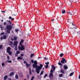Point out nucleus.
<instances>
[{
    "label": "nucleus",
    "instance_id": "dca6fc26",
    "mask_svg": "<svg viewBox=\"0 0 80 80\" xmlns=\"http://www.w3.org/2000/svg\"><path fill=\"white\" fill-rule=\"evenodd\" d=\"M3 38L4 39H7V36L6 35H4L3 36Z\"/></svg>",
    "mask_w": 80,
    "mask_h": 80
},
{
    "label": "nucleus",
    "instance_id": "58836bf2",
    "mask_svg": "<svg viewBox=\"0 0 80 80\" xmlns=\"http://www.w3.org/2000/svg\"><path fill=\"white\" fill-rule=\"evenodd\" d=\"M34 76H32V78L31 79V80H33V79H34Z\"/></svg>",
    "mask_w": 80,
    "mask_h": 80
},
{
    "label": "nucleus",
    "instance_id": "49530a36",
    "mask_svg": "<svg viewBox=\"0 0 80 80\" xmlns=\"http://www.w3.org/2000/svg\"><path fill=\"white\" fill-rule=\"evenodd\" d=\"M20 76L22 77H23V73H20Z\"/></svg>",
    "mask_w": 80,
    "mask_h": 80
},
{
    "label": "nucleus",
    "instance_id": "6e6d98bb",
    "mask_svg": "<svg viewBox=\"0 0 80 80\" xmlns=\"http://www.w3.org/2000/svg\"><path fill=\"white\" fill-rule=\"evenodd\" d=\"M44 59H45V60H48V58H46V57L44 58Z\"/></svg>",
    "mask_w": 80,
    "mask_h": 80
},
{
    "label": "nucleus",
    "instance_id": "412c9836",
    "mask_svg": "<svg viewBox=\"0 0 80 80\" xmlns=\"http://www.w3.org/2000/svg\"><path fill=\"white\" fill-rule=\"evenodd\" d=\"M8 53L9 55H11L12 54V52L11 51H9V52H8Z\"/></svg>",
    "mask_w": 80,
    "mask_h": 80
},
{
    "label": "nucleus",
    "instance_id": "052dcab7",
    "mask_svg": "<svg viewBox=\"0 0 80 80\" xmlns=\"http://www.w3.org/2000/svg\"><path fill=\"white\" fill-rule=\"evenodd\" d=\"M73 2V0H70V2H71V3H72Z\"/></svg>",
    "mask_w": 80,
    "mask_h": 80
},
{
    "label": "nucleus",
    "instance_id": "cd10ccee",
    "mask_svg": "<svg viewBox=\"0 0 80 80\" xmlns=\"http://www.w3.org/2000/svg\"><path fill=\"white\" fill-rule=\"evenodd\" d=\"M60 72L62 73H63V74H65V72H64V71H63V70H61Z\"/></svg>",
    "mask_w": 80,
    "mask_h": 80
},
{
    "label": "nucleus",
    "instance_id": "2f4dec72",
    "mask_svg": "<svg viewBox=\"0 0 80 80\" xmlns=\"http://www.w3.org/2000/svg\"><path fill=\"white\" fill-rule=\"evenodd\" d=\"M58 64L59 65H61V66L63 65V64H62V63H61L60 62H58Z\"/></svg>",
    "mask_w": 80,
    "mask_h": 80
},
{
    "label": "nucleus",
    "instance_id": "bf43d9fd",
    "mask_svg": "<svg viewBox=\"0 0 80 80\" xmlns=\"http://www.w3.org/2000/svg\"><path fill=\"white\" fill-rule=\"evenodd\" d=\"M4 25H7V23H6V22H4Z\"/></svg>",
    "mask_w": 80,
    "mask_h": 80
},
{
    "label": "nucleus",
    "instance_id": "f704fd0d",
    "mask_svg": "<svg viewBox=\"0 0 80 80\" xmlns=\"http://www.w3.org/2000/svg\"><path fill=\"white\" fill-rule=\"evenodd\" d=\"M15 31L16 32H19V30H18V29H17L15 30Z\"/></svg>",
    "mask_w": 80,
    "mask_h": 80
},
{
    "label": "nucleus",
    "instance_id": "f8f14e48",
    "mask_svg": "<svg viewBox=\"0 0 80 80\" xmlns=\"http://www.w3.org/2000/svg\"><path fill=\"white\" fill-rule=\"evenodd\" d=\"M8 78V76L6 75L4 77V80H6Z\"/></svg>",
    "mask_w": 80,
    "mask_h": 80
},
{
    "label": "nucleus",
    "instance_id": "8fccbe9b",
    "mask_svg": "<svg viewBox=\"0 0 80 80\" xmlns=\"http://www.w3.org/2000/svg\"><path fill=\"white\" fill-rule=\"evenodd\" d=\"M7 58L8 59V60H9V59H10V57H9V56H7Z\"/></svg>",
    "mask_w": 80,
    "mask_h": 80
},
{
    "label": "nucleus",
    "instance_id": "20e7f679",
    "mask_svg": "<svg viewBox=\"0 0 80 80\" xmlns=\"http://www.w3.org/2000/svg\"><path fill=\"white\" fill-rule=\"evenodd\" d=\"M67 60L64 58H62L61 61V63H67Z\"/></svg>",
    "mask_w": 80,
    "mask_h": 80
},
{
    "label": "nucleus",
    "instance_id": "13d9d810",
    "mask_svg": "<svg viewBox=\"0 0 80 80\" xmlns=\"http://www.w3.org/2000/svg\"><path fill=\"white\" fill-rule=\"evenodd\" d=\"M21 57H23V54H20Z\"/></svg>",
    "mask_w": 80,
    "mask_h": 80
},
{
    "label": "nucleus",
    "instance_id": "a19ab883",
    "mask_svg": "<svg viewBox=\"0 0 80 80\" xmlns=\"http://www.w3.org/2000/svg\"><path fill=\"white\" fill-rule=\"evenodd\" d=\"M48 67V65H46L45 66V68H47Z\"/></svg>",
    "mask_w": 80,
    "mask_h": 80
},
{
    "label": "nucleus",
    "instance_id": "7c9ffc66",
    "mask_svg": "<svg viewBox=\"0 0 80 80\" xmlns=\"http://www.w3.org/2000/svg\"><path fill=\"white\" fill-rule=\"evenodd\" d=\"M33 56H34V54H31L30 55V57H31V58H32V57H33Z\"/></svg>",
    "mask_w": 80,
    "mask_h": 80
},
{
    "label": "nucleus",
    "instance_id": "9b49d317",
    "mask_svg": "<svg viewBox=\"0 0 80 80\" xmlns=\"http://www.w3.org/2000/svg\"><path fill=\"white\" fill-rule=\"evenodd\" d=\"M65 70H67V69H68V66L66 65H64L63 66Z\"/></svg>",
    "mask_w": 80,
    "mask_h": 80
},
{
    "label": "nucleus",
    "instance_id": "603ef678",
    "mask_svg": "<svg viewBox=\"0 0 80 80\" xmlns=\"http://www.w3.org/2000/svg\"><path fill=\"white\" fill-rule=\"evenodd\" d=\"M3 37H1V38H0V40H3Z\"/></svg>",
    "mask_w": 80,
    "mask_h": 80
},
{
    "label": "nucleus",
    "instance_id": "ddd939ff",
    "mask_svg": "<svg viewBox=\"0 0 80 80\" xmlns=\"http://www.w3.org/2000/svg\"><path fill=\"white\" fill-rule=\"evenodd\" d=\"M20 53V52L19 51H17L16 53V56H17V55H18V54H19Z\"/></svg>",
    "mask_w": 80,
    "mask_h": 80
},
{
    "label": "nucleus",
    "instance_id": "e2e57ef3",
    "mask_svg": "<svg viewBox=\"0 0 80 80\" xmlns=\"http://www.w3.org/2000/svg\"><path fill=\"white\" fill-rule=\"evenodd\" d=\"M23 63H24V64H25V63H26H26H27V62H26V61H24L23 62Z\"/></svg>",
    "mask_w": 80,
    "mask_h": 80
},
{
    "label": "nucleus",
    "instance_id": "4d7b16f0",
    "mask_svg": "<svg viewBox=\"0 0 80 80\" xmlns=\"http://www.w3.org/2000/svg\"><path fill=\"white\" fill-rule=\"evenodd\" d=\"M53 71L52 70H51V73H53Z\"/></svg>",
    "mask_w": 80,
    "mask_h": 80
},
{
    "label": "nucleus",
    "instance_id": "a211bd4d",
    "mask_svg": "<svg viewBox=\"0 0 80 80\" xmlns=\"http://www.w3.org/2000/svg\"><path fill=\"white\" fill-rule=\"evenodd\" d=\"M58 33H59V32H58V31H57V32H54L53 34H57V35H59Z\"/></svg>",
    "mask_w": 80,
    "mask_h": 80
},
{
    "label": "nucleus",
    "instance_id": "7ed1b4c3",
    "mask_svg": "<svg viewBox=\"0 0 80 80\" xmlns=\"http://www.w3.org/2000/svg\"><path fill=\"white\" fill-rule=\"evenodd\" d=\"M18 48L19 49V50H21V51H23L25 49V48L24 47V46H19L18 47Z\"/></svg>",
    "mask_w": 80,
    "mask_h": 80
},
{
    "label": "nucleus",
    "instance_id": "9d476101",
    "mask_svg": "<svg viewBox=\"0 0 80 80\" xmlns=\"http://www.w3.org/2000/svg\"><path fill=\"white\" fill-rule=\"evenodd\" d=\"M14 75V72H12L10 73L9 74V77H12L13 75Z\"/></svg>",
    "mask_w": 80,
    "mask_h": 80
},
{
    "label": "nucleus",
    "instance_id": "2eb2a0df",
    "mask_svg": "<svg viewBox=\"0 0 80 80\" xmlns=\"http://www.w3.org/2000/svg\"><path fill=\"white\" fill-rule=\"evenodd\" d=\"M52 67L53 70H55V68H56L55 67H54L53 65H52Z\"/></svg>",
    "mask_w": 80,
    "mask_h": 80
},
{
    "label": "nucleus",
    "instance_id": "c03bdc74",
    "mask_svg": "<svg viewBox=\"0 0 80 80\" xmlns=\"http://www.w3.org/2000/svg\"><path fill=\"white\" fill-rule=\"evenodd\" d=\"M31 62L32 63H33V62H34V61L32 59L31 60Z\"/></svg>",
    "mask_w": 80,
    "mask_h": 80
},
{
    "label": "nucleus",
    "instance_id": "37998d69",
    "mask_svg": "<svg viewBox=\"0 0 80 80\" xmlns=\"http://www.w3.org/2000/svg\"><path fill=\"white\" fill-rule=\"evenodd\" d=\"M7 33H10V31H8V30H7Z\"/></svg>",
    "mask_w": 80,
    "mask_h": 80
},
{
    "label": "nucleus",
    "instance_id": "473e14b6",
    "mask_svg": "<svg viewBox=\"0 0 80 80\" xmlns=\"http://www.w3.org/2000/svg\"><path fill=\"white\" fill-rule=\"evenodd\" d=\"M47 76H48V75H47V74H45V75L44 76V78H45L47 77Z\"/></svg>",
    "mask_w": 80,
    "mask_h": 80
},
{
    "label": "nucleus",
    "instance_id": "c756f323",
    "mask_svg": "<svg viewBox=\"0 0 80 80\" xmlns=\"http://www.w3.org/2000/svg\"><path fill=\"white\" fill-rule=\"evenodd\" d=\"M59 77H63V74H59Z\"/></svg>",
    "mask_w": 80,
    "mask_h": 80
},
{
    "label": "nucleus",
    "instance_id": "4c0bfd02",
    "mask_svg": "<svg viewBox=\"0 0 80 80\" xmlns=\"http://www.w3.org/2000/svg\"><path fill=\"white\" fill-rule=\"evenodd\" d=\"M68 14H70L71 15H73V14L72 13H71V12H68Z\"/></svg>",
    "mask_w": 80,
    "mask_h": 80
},
{
    "label": "nucleus",
    "instance_id": "de8ad7c7",
    "mask_svg": "<svg viewBox=\"0 0 80 80\" xmlns=\"http://www.w3.org/2000/svg\"><path fill=\"white\" fill-rule=\"evenodd\" d=\"M4 32H2L0 34V35H4Z\"/></svg>",
    "mask_w": 80,
    "mask_h": 80
},
{
    "label": "nucleus",
    "instance_id": "a18cd8bd",
    "mask_svg": "<svg viewBox=\"0 0 80 80\" xmlns=\"http://www.w3.org/2000/svg\"><path fill=\"white\" fill-rule=\"evenodd\" d=\"M2 67H3V66H5V63H2Z\"/></svg>",
    "mask_w": 80,
    "mask_h": 80
},
{
    "label": "nucleus",
    "instance_id": "a878e982",
    "mask_svg": "<svg viewBox=\"0 0 80 80\" xmlns=\"http://www.w3.org/2000/svg\"><path fill=\"white\" fill-rule=\"evenodd\" d=\"M15 49L16 50V51H17V50H18V49H17V46H15Z\"/></svg>",
    "mask_w": 80,
    "mask_h": 80
},
{
    "label": "nucleus",
    "instance_id": "4be33fe9",
    "mask_svg": "<svg viewBox=\"0 0 80 80\" xmlns=\"http://www.w3.org/2000/svg\"><path fill=\"white\" fill-rule=\"evenodd\" d=\"M7 21L9 23L10 25H11V24H12V22H11V21L10 20L8 21V20H7Z\"/></svg>",
    "mask_w": 80,
    "mask_h": 80
},
{
    "label": "nucleus",
    "instance_id": "680f3d73",
    "mask_svg": "<svg viewBox=\"0 0 80 80\" xmlns=\"http://www.w3.org/2000/svg\"><path fill=\"white\" fill-rule=\"evenodd\" d=\"M29 73L30 74V75L32 74V71H29Z\"/></svg>",
    "mask_w": 80,
    "mask_h": 80
},
{
    "label": "nucleus",
    "instance_id": "39448f33",
    "mask_svg": "<svg viewBox=\"0 0 80 80\" xmlns=\"http://www.w3.org/2000/svg\"><path fill=\"white\" fill-rule=\"evenodd\" d=\"M17 44H18V41H14L13 44V46H14V45L15 46H17Z\"/></svg>",
    "mask_w": 80,
    "mask_h": 80
},
{
    "label": "nucleus",
    "instance_id": "864d4df0",
    "mask_svg": "<svg viewBox=\"0 0 80 80\" xmlns=\"http://www.w3.org/2000/svg\"><path fill=\"white\" fill-rule=\"evenodd\" d=\"M11 39L12 41H14V39H13V38H11Z\"/></svg>",
    "mask_w": 80,
    "mask_h": 80
},
{
    "label": "nucleus",
    "instance_id": "1a4fd4ad",
    "mask_svg": "<svg viewBox=\"0 0 80 80\" xmlns=\"http://www.w3.org/2000/svg\"><path fill=\"white\" fill-rule=\"evenodd\" d=\"M77 37H80V32L78 31L77 32Z\"/></svg>",
    "mask_w": 80,
    "mask_h": 80
},
{
    "label": "nucleus",
    "instance_id": "ea45409f",
    "mask_svg": "<svg viewBox=\"0 0 80 80\" xmlns=\"http://www.w3.org/2000/svg\"><path fill=\"white\" fill-rule=\"evenodd\" d=\"M44 29V28H42L41 29V31L42 32L43 30Z\"/></svg>",
    "mask_w": 80,
    "mask_h": 80
},
{
    "label": "nucleus",
    "instance_id": "c85d7f7f",
    "mask_svg": "<svg viewBox=\"0 0 80 80\" xmlns=\"http://www.w3.org/2000/svg\"><path fill=\"white\" fill-rule=\"evenodd\" d=\"M15 78L16 79H18V75L16 74L15 75Z\"/></svg>",
    "mask_w": 80,
    "mask_h": 80
},
{
    "label": "nucleus",
    "instance_id": "6ab92c4d",
    "mask_svg": "<svg viewBox=\"0 0 80 80\" xmlns=\"http://www.w3.org/2000/svg\"><path fill=\"white\" fill-rule=\"evenodd\" d=\"M53 73H50V74H49V77H53Z\"/></svg>",
    "mask_w": 80,
    "mask_h": 80
},
{
    "label": "nucleus",
    "instance_id": "423d86ee",
    "mask_svg": "<svg viewBox=\"0 0 80 80\" xmlns=\"http://www.w3.org/2000/svg\"><path fill=\"white\" fill-rule=\"evenodd\" d=\"M10 44H9V45L12 47V48H13V46H12V45H13V42L12 41H10L9 42Z\"/></svg>",
    "mask_w": 80,
    "mask_h": 80
},
{
    "label": "nucleus",
    "instance_id": "f3484780",
    "mask_svg": "<svg viewBox=\"0 0 80 80\" xmlns=\"http://www.w3.org/2000/svg\"><path fill=\"white\" fill-rule=\"evenodd\" d=\"M26 65L27 67H29V66H30V65L28 64V62H26Z\"/></svg>",
    "mask_w": 80,
    "mask_h": 80
},
{
    "label": "nucleus",
    "instance_id": "6e6552de",
    "mask_svg": "<svg viewBox=\"0 0 80 80\" xmlns=\"http://www.w3.org/2000/svg\"><path fill=\"white\" fill-rule=\"evenodd\" d=\"M71 33L72 35H75L76 33V32H75V30H72L71 32Z\"/></svg>",
    "mask_w": 80,
    "mask_h": 80
},
{
    "label": "nucleus",
    "instance_id": "72a5a7b5",
    "mask_svg": "<svg viewBox=\"0 0 80 80\" xmlns=\"http://www.w3.org/2000/svg\"><path fill=\"white\" fill-rule=\"evenodd\" d=\"M43 73V71H42L40 73V75H42V74Z\"/></svg>",
    "mask_w": 80,
    "mask_h": 80
},
{
    "label": "nucleus",
    "instance_id": "f03ea898",
    "mask_svg": "<svg viewBox=\"0 0 80 80\" xmlns=\"http://www.w3.org/2000/svg\"><path fill=\"white\" fill-rule=\"evenodd\" d=\"M6 29L7 30H8L9 31H11L12 29V26L11 25H7L6 26Z\"/></svg>",
    "mask_w": 80,
    "mask_h": 80
},
{
    "label": "nucleus",
    "instance_id": "393cba45",
    "mask_svg": "<svg viewBox=\"0 0 80 80\" xmlns=\"http://www.w3.org/2000/svg\"><path fill=\"white\" fill-rule=\"evenodd\" d=\"M73 73H74V72H72L69 75L70 77H71V76H72V75H73Z\"/></svg>",
    "mask_w": 80,
    "mask_h": 80
},
{
    "label": "nucleus",
    "instance_id": "aec40b11",
    "mask_svg": "<svg viewBox=\"0 0 80 80\" xmlns=\"http://www.w3.org/2000/svg\"><path fill=\"white\" fill-rule=\"evenodd\" d=\"M34 64L35 65H37V64H38L37 61H34Z\"/></svg>",
    "mask_w": 80,
    "mask_h": 80
},
{
    "label": "nucleus",
    "instance_id": "0e129e2a",
    "mask_svg": "<svg viewBox=\"0 0 80 80\" xmlns=\"http://www.w3.org/2000/svg\"><path fill=\"white\" fill-rule=\"evenodd\" d=\"M0 27L1 28V30H3V29L2 28V25L0 26Z\"/></svg>",
    "mask_w": 80,
    "mask_h": 80
},
{
    "label": "nucleus",
    "instance_id": "338daca9",
    "mask_svg": "<svg viewBox=\"0 0 80 80\" xmlns=\"http://www.w3.org/2000/svg\"><path fill=\"white\" fill-rule=\"evenodd\" d=\"M9 19H12V17L11 16H10L9 18Z\"/></svg>",
    "mask_w": 80,
    "mask_h": 80
},
{
    "label": "nucleus",
    "instance_id": "69168bd1",
    "mask_svg": "<svg viewBox=\"0 0 80 80\" xmlns=\"http://www.w3.org/2000/svg\"><path fill=\"white\" fill-rule=\"evenodd\" d=\"M27 36H30V33H28L27 34Z\"/></svg>",
    "mask_w": 80,
    "mask_h": 80
},
{
    "label": "nucleus",
    "instance_id": "b1692460",
    "mask_svg": "<svg viewBox=\"0 0 80 80\" xmlns=\"http://www.w3.org/2000/svg\"><path fill=\"white\" fill-rule=\"evenodd\" d=\"M14 40H17V37H14Z\"/></svg>",
    "mask_w": 80,
    "mask_h": 80
},
{
    "label": "nucleus",
    "instance_id": "09e8293b",
    "mask_svg": "<svg viewBox=\"0 0 80 80\" xmlns=\"http://www.w3.org/2000/svg\"><path fill=\"white\" fill-rule=\"evenodd\" d=\"M22 42H20V45L21 46H23V45H22Z\"/></svg>",
    "mask_w": 80,
    "mask_h": 80
},
{
    "label": "nucleus",
    "instance_id": "0eeeda50",
    "mask_svg": "<svg viewBox=\"0 0 80 80\" xmlns=\"http://www.w3.org/2000/svg\"><path fill=\"white\" fill-rule=\"evenodd\" d=\"M10 50H11V48H10V47H7V52H9L10 51Z\"/></svg>",
    "mask_w": 80,
    "mask_h": 80
},
{
    "label": "nucleus",
    "instance_id": "5701e85b",
    "mask_svg": "<svg viewBox=\"0 0 80 80\" xmlns=\"http://www.w3.org/2000/svg\"><path fill=\"white\" fill-rule=\"evenodd\" d=\"M65 10H63L62 11V13L63 14L64 13H65Z\"/></svg>",
    "mask_w": 80,
    "mask_h": 80
},
{
    "label": "nucleus",
    "instance_id": "5fc2aeb1",
    "mask_svg": "<svg viewBox=\"0 0 80 80\" xmlns=\"http://www.w3.org/2000/svg\"><path fill=\"white\" fill-rule=\"evenodd\" d=\"M27 77L28 79H29V76L28 75H27Z\"/></svg>",
    "mask_w": 80,
    "mask_h": 80
},
{
    "label": "nucleus",
    "instance_id": "3c124183",
    "mask_svg": "<svg viewBox=\"0 0 80 80\" xmlns=\"http://www.w3.org/2000/svg\"><path fill=\"white\" fill-rule=\"evenodd\" d=\"M24 42V40L23 39H21V42L22 43H23Z\"/></svg>",
    "mask_w": 80,
    "mask_h": 80
},
{
    "label": "nucleus",
    "instance_id": "c9c22d12",
    "mask_svg": "<svg viewBox=\"0 0 80 80\" xmlns=\"http://www.w3.org/2000/svg\"><path fill=\"white\" fill-rule=\"evenodd\" d=\"M12 60L8 61V63H12Z\"/></svg>",
    "mask_w": 80,
    "mask_h": 80
},
{
    "label": "nucleus",
    "instance_id": "774afa93",
    "mask_svg": "<svg viewBox=\"0 0 80 80\" xmlns=\"http://www.w3.org/2000/svg\"><path fill=\"white\" fill-rule=\"evenodd\" d=\"M11 20L12 21H13V20H14V18H12Z\"/></svg>",
    "mask_w": 80,
    "mask_h": 80
},
{
    "label": "nucleus",
    "instance_id": "f257e3e1",
    "mask_svg": "<svg viewBox=\"0 0 80 80\" xmlns=\"http://www.w3.org/2000/svg\"><path fill=\"white\" fill-rule=\"evenodd\" d=\"M32 67L36 69V71L37 73L38 74H39L40 73V70L42 68V67H43V64H40V66H38L37 64H32Z\"/></svg>",
    "mask_w": 80,
    "mask_h": 80
},
{
    "label": "nucleus",
    "instance_id": "e433bc0d",
    "mask_svg": "<svg viewBox=\"0 0 80 80\" xmlns=\"http://www.w3.org/2000/svg\"><path fill=\"white\" fill-rule=\"evenodd\" d=\"M45 64H46V65H48L49 64V62H45Z\"/></svg>",
    "mask_w": 80,
    "mask_h": 80
},
{
    "label": "nucleus",
    "instance_id": "79ce46f5",
    "mask_svg": "<svg viewBox=\"0 0 80 80\" xmlns=\"http://www.w3.org/2000/svg\"><path fill=\"white\" fill-rule=\"evenodd\" d=\"M3 47V45H0V50H1L2 49V48Z\"/></svg>",
    "mask_w": 80,
    "mask_h": 80
},
{
    "label": "nucleus",
    "instance_id": "bb28decb",
    "mask_svg": "<svg viewBox=\"0 0 80 80\" xmlns=\"http://www.w3.org/2000/svg\"><path fill=\"white\" fill-rule=\"evenodd\" d=\"M63 56V53H61L60 54V57H62Z\"/></svg>",
    "mask_w": 80,
    "mask_h": 80
},
{
    "label": "nucleus",
    "instance_id": "4468645a",
    "mask_svg": "<svg viewBox=\"0 0 80 80\" xmlns=\"http://www.w3.org/2000/svg\"><path fill=\"white\" fill-rule=\"evenodd\" d=\"M22 59H23V58L20 57H18L17 58L18 60H22Z\"/></svg>",
    "mask_w": 80,
    "mask_h": 80
}]
</instances>
